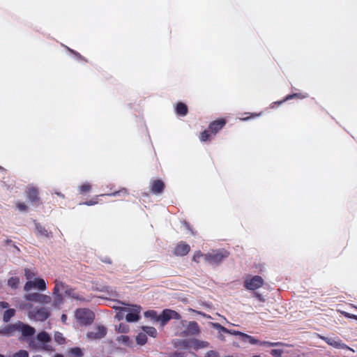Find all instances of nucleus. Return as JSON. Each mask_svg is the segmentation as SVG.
Instances as JSON below:
<instances>
[{
	"label": "nucleus",
	"mask_w": 357,
	"mask_h": 357,
	"mask_svg": "<svg viewBox=\"0 0 357 357\" xmlns=\"http://www.w3.org/2000/svg\"><path fill=\"white\" fill-rule=\"evenodd\" d=\"M256 297H257V299H258L259 301H263V302H264V301H265V300H264V297H263V296H261V294H257V295L256 296Z\"/></svg>",
	"instance_id": "nucleus-46"
},
{
	"label": "nucleus",
	"mask_w": 357,
	"mask_h": 357,
	"mask_svg": "<svg viewBox=\"0 0 357 357\" xmlns=\"http://www.w3.org/2000/svg\"><path fill=\"white\" fill-rule=\"evenodd\" d=\"M50 341V337L45 332L38 334L36 338L30 340L29 346L34 349H46V343Z\"/></svg>",
	"instance_id": "nucleus-4"
},
{
	"label": "nucleus",
	"mask_w": 357,
	"mask_h": 357,
	"mask_svg": "<svg viewBox=\"0 0 357 357\" xmlns=\"http://www.w3.org/2000/svg\"><path fill=\"white\" fill-rule=\"evenodd\" d=\"M353 319H356V320H357V315H354V316L353 317Z\"/></svg>",
	"instance_id": "nucleus-52"
},
{
	"label": "nucleus",
	"mask_w": 357,
	"mask_h": 357,
	"mask_svg": "<svg viewBox=\"0 0 357 357\" xmlns=\"http://www.w3.org/2000/svg\"><path fill=\"white\" fill-rule=\"evenodd\" d=\"M264 284V280L260 275H248L243 282V287L249 291H255L261 288Z\"/></svg>",
	"instance_id": "nucleus-2"
},
{
	"label": "nucleus",
	"mask_w": 357,
	"mask_h": 357,
	"mask_svg": "<svg viewBox=\"0 0 357 357\" xmlns=\"http://www.w3.org/2000/svg\"><path fill=\"white\" fill-rule=\"evenodd\" d=\"M253 357H261L260 356H254Z\"/></svg>",
	"instance_id": "nucleus-57"
},
{
	"label": "nucleus",
	"mask_w": 357,
	"mask_h": 357,
	"mask_svg": "<svg viewBox=\"0 0 357 357\" xmlns=\"http://www.w3.org/2000/svg\"><path fill=\"white\" fill-rule=\"evenodd\" d=\"M342 314H343L346 317L351 318V319H353V317L354 316V314H349V313L346 312H342Z\"/></svg>",
	"instance_id": "nucleus-45"
},
{
	"label": "nucleus",
	"mask_w": 357,
	"mask_h": 357,
	"mask_svg": "<svg viewBox=\"0 0 357 357\" xmlns=\"http://www.w3.org/2000/svg\"><path fill=\"white\" fill-rule=\"evenodd\" d=\"M187 334H195L199 333V327L195 322H190L188 325Z\"/></svg>",
	"instance_id": "nucleus-20"
},
{
	"label": "nucleus",
	"mask_w": 357,
	"mask_h": 357,
	"mask_svg": "<svg viewBox=\"0 0 357 357\" xmlns=\"http://www.w3.org/2000/svg\"><path fill=\"white\" fill-rule=\"evenodd\" d=\"M159 321L162 322V324L164 325L167 321L172 319H179L178 314L171 310H165L162 311L161 314L158 317Z\"/></svg>",
	"instance_id": "nucleus-11"
},
{
	"label": "nucleus",
	"mask_w": 357,
	"mask_h": 357,
	"mask_svg": "<svg viewBox=\"0 0 357 357\" xmlns=\"http://www.w3.org/2000/svg\"><path fill=\"white\" fill-rule=\"evenodd\" d=\"M8 284L10 287L16 288L20 284V279L16 277L11 278L8 280Z\"/></svg>",
	"instance_id": "nucleus-27"
},
{
	"label": "nucleus",
	"mask_w": 357,
	"mask_h": 357,
	"mask_svg": "<svg viewBox=\"0 0 357 357\" xmlns=\"http://www.w3.org/2000/svg\"><path fill=\"white\" fill-rule=\"evenodd\" d=\"M118 193H119V192H115V193H114V195L115 196V195H116Z\"/></svg>",
	"instance_id": "nucleus-56"
},
{
	"label": "nucleus",
	"mask_w": 357,
	"mask_h": 357,
	"mask_svg": "<svg viewBox=\"0 0 357 357\" xmlns=\"http://www.w3.org/2000/svg\"><path fill=\"white\" fill-rule=\"evenodd\" d=\"M229 253L225 250H213L206 254V264H217L227 258Z\"/></svg>",
	"instance_id": "nucleus-5"
},
{
	"label": "nucleus",
	"mask_w": 357,
	"mask_h": 357,
	"mask_svg": "<svg viewBox=\"0 0 357 357\" xmlns=\"http://www.w3.org/2000/svg\"><path fill=\"white\" fill-rule=\"evenodd\" d=\"M117 341L125 345H129L130 343L129 337L126 335H121L118 337Z\"/></svg>",
	"instance_id": "nucleus-29"
},
{
	"label": "nucleus",
	"mask_w": 357,
	"mask_h": 357,
	"mask_svg": "<svg viewBox=\"0 0 357 357\" xmlns=\"http://www.w3.org/2000/svg\"><path fill=\"white\" fill-rule=\"evenodd\" d=\"M24 289L26 291H29L32 289L45 291L46 289V283L43 279L35 278L32 280L27 281L24 284Z\"/></svg>",
	"instance_id": "nucleus-7"
},
{
	"label": "nucleus",
	"mask_w": 357,
	"mask_h": 357,
	"mask_svg": "<svg viewBox=\"0 0 357 357\" xmlns=\"http://www.w3.org/2000/svg\"><path fill=\"white\" fill-rule=\"evenodd\" d=\"M136 341L139 344H144L146 342V335L143 333H139L136 337Z\"/></svg>",
	"instance_id": "nucleus-32"
},
{
	"label": "nucleus",
	"mask_w": 357,
	"mask_h": 357,
	"mask_svg": "<svg viewBox=\"0 0 357 357\" xmlns=\"http://www.w3.org/2000/svg\"><path fill=\"white\" fill-rule=\"evenodd\" d=\"M38 194V192L36 188L33 187H30L28 188L27 195L31 200H35L37 199Z\"/></svg>",
	"instance_id": "nucleus-23"
},
{
	"label": "nucleus",
	"mask_w": 357,
	"mask_h": 357,
	"mask_svg": "<svg viewBox=\"0 0 357 357\" xmlns=\"http://www.w3.org/2000/svg\"><path fill=\"white\" fill-rule=\"evenodd\" d=\"M44 298L43 294H40L38 293H32L24 296V299L26 303H22L20 305V307L25 311H26L29 314H31V305H30V302H36L38 303V300L40 298Z\"/></svg>",
	"instance_id": "nucleus-6"
},
{
	"label": "nucleus",
	"mask_w": 357,
	"mask_h": 357,
	"mask_svg": "<svg viewBox=\"0 0 357 357\" xmlns=\"http://www.w3.org/2000/svg\"><path fill=\"white\" fill-rule=\"evenodd\" d=\"M53 357H63L62 355L60 354H56Z\"/></svg>",
	"instance_id": "nucleus-50"
},
{
	"label": "nucleus",
	"mask_w": 357,
	"mask_h": 357,
	"mask_svg": "<svg viewBox=\"0 0 357 357\" xmlns=\"http://www.w3.org/2000/svg\"><path fill=\"white\" fill-rule=\"evenodd\" d=\"M90 189H91V185L89 183H84V184L82 185L79 188L81 192H83V193L89 191Z\"/></svg>",
	"instance_id": "nucleus-40"
},
{
	"label": "nucleus",
	"mask_w": 357,
	"mask_h": 357,
	"mask_svg": "<svg viewBox=\"0 0 357 357\" xmlns=\"http://www.w3.org/2000/svg\"><path fill=\"white\" fill-rule=\"evenodd\" d=\"M129 330L128 326L125 324H121L117 328V331L120 333H127Z\"/></svg>",
	"instance_id": "nucleus-36"
},
{
	"label": "nucleus",
	"mask_w": 357,
	"mask_h": 357,
	"mask_svg": "<svg viewBox=\"0 0 357 357\" xmlns=\"http://www.w3.org/2000/svg\"><path fill=\"white\" fill-rule=\"evenodd\" d=\"M212 326L213 328H215V329H217L218 331L219 337L221 339H223L222 333H224L225 331H227V329L221 326L219 324H216V323L212 324Z\"/></svg>",
	"instance_id": "nucleus-26"
},
{
	"label": "nucleus",
	"mask_w": 357,
	"mask_h": 357,
	"mask_svg": "<svg viewBox=\"0 0 357 357\" xmlns=\"http://www.w3.org/2000/svg\"><path fill=\"white\" fill-rule=\"evenodd\" d=\"M66 319H67L66 315L63 314V315L61 316V321H62L63 323H65V322H66Z\"/></svg>",
	"instance_id": "nucleus-48"
},
{
	"label": "nucleus",
	"mask_w": 357,
	"mask_h": 357,
	"mask_svg": "<svg viewBox=\"0 0 357 357\" xmlns=\"http://www.w3.org/2000/svg\"><path fill=\"white\" fill-rule=\"evenodd\" d=\"M8 307V303L5 301L0 302V309H6Z\"/></svg>",
	"instance_id": "nucleus-44"
},
{
	"label": "nucleus",
	"mask_w": 357,
	"mask_h": 357,
	"mask_svg": "<svg viewBox=\"0 0 357 357\" xmlns=\"http://www.w3.org/2000/svg\"><path fill=\"white\" fill-rule=\"evenodd\" d=\"M29 315L33 317L36 319L44 320V319H47L48 317L49 313L47 311L42 310V311L38 312L36 315H34L31 312V314H29Z\"/></svg>",
	"instance_id": "nucleus-21"
},
{
	"label": "nucleus",
	"mask_w": 357,
	"mask_h": 357,
	"mask_svg": "<svg viewBox=\"0 0 357 357\" xmlns=\"http://www.w3.org/2000/svg\"><path fill=\"white\" fill-rule=\"evenodd\" d=\"M56 194H57L58 196L63 197V196L61 194H60V193H56Z\"/></svg>",
	"instance_id": "nucleus-51"
},
{
	"label": "nucleus",
	"mask_w": 357,
	"mask_h": 357,
	"mask_svg": "<svg viewBox=\"0 0 357 357\" xmlns=\"http://www.w3.org/2000/svg\"><path fill=\"white\" fill-rule=\"evenodd\" d=\"M70 354L73 357H80L82 356V351L79 349L75 348L70 350Z\"/></svg>",
	"instance_id": "nucleus-38"
},
{
	"label": "nucleus",
	"mask_w": 357,
	"mask_h": 357,
	"mask_svg": "<svg viewBox=\"0 0 357 357\" xmlns=\"http://www.w3.org/2000/svg\"><path fill=\"white\" fill-rule=\"evenodd\" d=\"M54 305L55 307H59L61 303L63 296H70L71 292L68 290L67 286L63 282L56 280L54 289Z\"/></svg>",
	"instance_id": "nucleus-3"
},
{
	"label": "nucleus",
	"mask_w": 357,
	"mask_h": 357,
	"mask_svg": "<svg viewBox=\"0 0 357 357\" xmlns=\"http://www.w3.org/2000/svg\"><path fill=\"white\" fill-rule=\"evenodd\" d=\"M54 340L59 344H63L64 342V337L63 335L60 333H56L54 335Z\"/></svg>",
	"instance_id": "nucleus-33"
},
{
	"label": "nucleus",
	"mask_w": 357,
	"mask_h": 357,
	"mask_svg": "<svg viewBox=\"0 0 357 357\" xmlns=\"http://www.w3.org/2000/svg\"><path fill=\"white\" fill-rule=\"evenodd\" d=\"M225 124V121L223 119H220L213 121L209 126V130L213 135H215L219 130H220Z\"/></svg>",
	"instance_id": "nucleus-12"
},
{
	"label": "nucleus",
	"mask_w": 357,
	"mask_h": 357,
	"mask_svg": "<svg viewBox=\"0 0 357 357\" xmlns=\"http://www.w3.org/2000/svg\"><path fill=\"white\" fill-rule=\"evenodd\" d=\"M106 334V328L102 326H97L88 332L86 337L90 340L103 337Z\"/></svg>",
	"instance_id": "nucleus-9"
},
{
	"label": "nucleus",
	"mask_w": 357,
	"mask_h": 357,
	"mask_svg": "<svg viewBox=\"0 0 357 357\" xmlns=\"http://www.w3.org/2000/svg\"><path fill=\"white\" fill-rule=\"evenodd\" d=\"M208 347V343L204 341H199L197 340H192L189 342L188 347L195 350L199 349L206 348Z\"/></svg>",
	"instance_id": "nucleus-15"
},
{
	"label": "nucleus",
	"mask_w": 357,
	"mask_h": 357,
	"mask_svg": "<svg viewBox=\"0 0 357 357\" xmlns=\"http://www.w3.org/2000/svg\"><path fill=\"white\" fill-rule=\"evenodd\" d=\"M33 357H42L41 356H39V355H36V356H34Z\"/></svg>",
	"instance_id": "nucleus-54"
},
{
	"label": "nucleus",
	"mask_w": 357,
	"mask_h": 357,
	"mask_svg": "<svg viewBox=\"0 0 357 357\" xmlns=\"http://www.w3.org/2000/svg\"><path fill=\"white\" fill-rule=\"evenodd\" d=\"M96 203H97V202H92V201H90V202H86V204H87V205H93V204H96Z\"/></svg>",
	"instance_id": "nucleus-49"
},
{
	"label": "nucleus",
	"mask_w": 357,
	"mask_h": 357,
	"mask_svg": "<svg viewBox=\"0 0 357 357\" xmlns=\"http://www.w3.org/2000/svg\"><path fill=\"white\" fill-rule=\"evenodd\" d=\"M16 331L20 332L24 337H29L34 334L35 329L26 324L18 322L14 324Z\"/></svg>",
	"instance_id": "nucleus-10"
},
{
	"label": "nucleus",
	"mask_w": 357,
	"mask_h": 357,
	"mask_svg": "<svg viewBox=\"0 0 357 357\" xmlns=\"http://www.w3.org/2000/svg\"><path fill=\"white\" fill-rule=\"evenodd\" d=\"M213 135L209 130V128L207 130L203 131L199 136V139L202 142H206L210 140Z\"/></svg>",
	"instance_id": "nucleus-22"
},
{
	"label": "nucleus",
	"mask_w": 357,
	"mask_h": 357,
	"mask_svg": "<svg viewBox=\"0 0 357 357\" xmlns=\"http://www.w3.org/2000/svg\"><path fill=\"white\" fill-rule=\"evenodd\" d=\"M250 119V117H247V118H244V119H243V120H247V119Z\"/></svg>",
	"instance_id": "nucleus-55"
},
{
	"label": "nucleus",
	"mask_w": 357,
	"mask_h": 357,
	"mask_svg": "<svg viewBox=\"0 0 357 357\" xmlns=\"http://www.w3.org/2000/svg\"><path fill=\"white\" fill-rule=\"evenodd\" d=\"M283 353V350L280 349H273L271 354L275 357H280Z\"/></svg>",
	"instance_id": "nucleus-39"
},
{
	"label": "nucleus",
	"mask_w": 357,
	"mask_h": 357,
	"mask_svg": "<svg viewBox=\"0 0 357 357\" xmlns=\"http://www.w3.org/2000/svg\"><path fill=\"white\" fill-rule=\"evenodd\" d=\"M190 251V246L184 243H178L175 249L174 253L177 255L183 256L187 255Z\"/></svg>",
	"instance_id": "nucleus-14"
},
{
	"label": "nucleus",
	"mask_w": 357,
	"mask_h": 357,
	"mask_svg": "<svg viewBox=\"0 0 357 357\" xmlns=\"http://www.w3.org/2000/svg\"><path fill=\"white\" fill-rule=\"evenodd\" d=\"M239 340L244 343H250L251 344H257L259 343V340L255 339L254 337L247 335L245 333H243V335H241V338Z\"/></svg>",
	"instance_id": "nucleus-17"
},
{
	"label": "nucleus",
	"mask_w": 357,
	"mask_h": 357,
	"mask_svg": "<svg viewBox=\"0 0 357 357\" xmlns=\"http://www.w3.org/2000/svg\"><path fill=\"white\" fill-rule=\"evenodd\" d=\"M218 354L217 352H215L214 351H210L206 353V355L205 357H218Z\"/></svg>",
	"instance_id": "nucleus-43"
},
{
	"label": "nucleus",
	"mask_w": 357,
	"mask_h": 357,
	"mask_svg": "<svg viewBox=\"0 0 357 357\" xmlns=\"http://www.w3.org/2000/svg\"><path fill=\"white\" fill-rule=\"evenodd\" d=\"M43 297L44 298H40L38 300V303H47L50 301L51 298L50 296H46V295H43Z\"/></svg>",
	"instance_id": "nucleus-41"
},
{
	"label": "nucleus",
	"mask_w": 357,
	"mask_h": 357,
	"mask_svg": "<svg viewBox=\"0 0 357 357\" xmlns=\"http://www.w3.org/2000/svg\"><path fill=\"white\" fill-rule=\"evenodd\" d=\"M164 188V183L160 180H155L152 182L151 190L154 193H160Z\"/></svg>",
	"instance_id": "nucleus-16"
},
{
	"label": "nucleus",
	"mask_w": 357,
	"mask_h": 357,
	"mask_svg": "<svg viewBox=\"0 0 357 357\" xmlns=\"http://www.w3.org/2000/svg\"><path fill=\"white\" fill-rule=\"evenodd\" d=\"M75 318L80 324L90 323L93 319V313L87 310L81 309L75 312Z\"/></svg>",
	"instance_id": "nucleus-8"
},
{
	"label": "nucleus",
	"mask_w": 357,
	"mask_h": 357,
	"mask_svg": "<svg viewBox=\"0 0 357 357\" xmlns=\"http://www.w3.org/2000/svg\"><path fill=\"white\" fill-rule=\"evenodd\" d=\"M175 109L176 114L181 116H185L188 112L187 106L182 102L177 103L175 106Z\"/></svg>",
	"instance_id": "nucleus-18"
},
{
	"label": "nucleus",
	"mask_w": 357,
	"mask_h": 357,
	"mask_svg": "<svg viewBox=\"0 0 357 357\" xmlns=\"http://www.w3.org/2000/svg\"><path fill=\"white\" fill-rule=\"evenodd\" d=\"M145 316L146 317H150L152 319H155V320L159 321V319H158L159 316H157L156 312L153 310L148 311V312H145Z\"/></svg>",
	"instance_id": "nucleus-35"
},
{
	"label": "nucleus",
	"mask_w": 357,
	"mask_h": 357,
	"mask_svg": "<svg viewBox=\"0 0 357 357\" xmlns=\"http://www.w3.org/2000/svg\"><path fill=\"white\" fill-rule=\"evenodd\" d=\"M224 333H229V334H231V335H236V336L238 337V340H240L241 335H243V333H241L240 331H235V330H228L227 329V331H225Z\"/></svg>",
	"instance_id": "nucleus-37"
},
{
	"label": "nucleus",
	"mask_w": 357,
	"mask_h": 357,
	"mask_svg": "<svg viewBox=\"0 0 357 357\" xmlns=\"http://www.w3.org/2000/svg\"><path fill=\"white\" fill-rule=\"evenodd\" d=\"M329 345L337 348V349H344L347 347L345 344H344L338 338H333V337H321Z\"/></svg>",
	"instance_id": "nucleus-13"
},
{
	"label": "nucleus",
	"mask_w": 357,
	"mask_h": 357,
	"mask_svg": "<svg viewBox=\"0 0 357 357\" xmlns=\"http://www.w3.org/2000/svg\"><path fill=\"white\" fill-rule=\"evenodd\" d=\"M119 311L116 312V317L121 320L126 317V321L128 322L137 321L139 319V314L140 307L139 306H121L116 307Z\"/></svg>",
	"instance_id": "nucleus-1"
},
{
	"label": "nucleus",
	"mask_w": 357,
	"mask_h": 357,
	"mask_svg": "<svg viewBox=\"0 0 357 357\" xmlns=\"http://www.w3.org/2000/svg\"><path fill=\"white\" fill-rule=\"evenodd\" d=\"M206 254L203 255L200 252H195L192 260L196 263H205L206 264Z\"/></svg>",
	"instance_id": "nucleus-19"
},
{
	"label": "nucleus",
	"mask_w": 357,
	"mask_h": 357,
	"mask_svg": "<svg viewBox=\"0 0 357 357\" xmlns=\"http://www.w3.org/2000/svg\"><path fill=\"white\" fill-rule=\"evenodd\" d=\"M13 331H16L14 328V325L11 326L6 327L5 328H2L0 330V335H11L13 334Z\"/></svg>",
	"instance_id": "nucleus-24"
},
{
	"label": "nucleus",
	"mask_w": 357,
	"mask_h": 357,
	"mask_svg": "<svg viewBox=\"0 0 357 357\" xmlns=\"http://www.w3.org/2000/svg\"><path fill=\"white\" fill-rule=\"evenodd\" d=\"M17 208L20 211H24L26 210V206L23 203H17Z\"/></svg>",
	"instance_id": "nucleus-42"
},
{
	"label": "nucleus",
	"mask_w": 357,
	"mask_h": 357,
	"mask_svg": "<svg viewBox=\"0 0 357 357\" xmlns=\"http://www.w3.org/2000/svg\"><path fill=\"white\" fill-rule=\"evenodd\" d=\"M257 344H259L261 346H266V347H274V346L282 345V344L280 342H259V341Z\"/></svg>",
	"instance_id": "nucleus-34"
},
{
	"label": "nucleus",
	"mask_w": 357,
	"mask_h": 357,
	"mask_svg": "<svg viewBox=\"0 0 357 357\" xmlns=\"http://www.w3.org/2000/svg\"><path fill=\"white\" fill-rule=\"evenodd\" d=\"M15 310L13 309H7L3 316V319L4 321H8L14 315Z\"/></svg>",
	"instance_id": "nucleus-25"
},
{
	"label": "nucleus",
	"mask_w": 357,
	"mask_h": 357,
	"mask_svg": "<svg viewBox=\"0 0 357 357\" xmlns=\"http://www.w3.org/2000/svg\"><path fill=\"white\" fill-rule=\"evenodd\" d=\"M2 168L0 167V169H1Z\"/></svg>",
	"instance_id": "nucleus-59"
},
{
	"label": "nucleus",
	"mask_w": 357,
	"mask_h": 357,
	"mask_svg": "<svg viewBox=\"0 0 357 357\" xmlns=\"http://www.w3.org/2000/svg\"><path fill=\"white\" fill-rule=\"evenodd\" d=\"M298 96V94H294V95H292V96H287V97L285 98V100H289V99H291V98H293L294 97H296V96Z\"/></svg>",
	"instance_id": "nucleus-47"
},
{
	"label": "nucleus",
	"mask_w": 357,
	"mask_h": 357,
	"mask_svg": "<svg viewBox=\"0 0 357 357\" xmlns=\"http://www.w3.org/2000/svg\"><path fill=\"white\" fill-rule=\"evenodd\" d=\"M29 354L27 351L21 349L13 354V357H29Z\"/></svg>",
	"instance_id": "nucleus-30"
},
{
	"label": "nucleus",
	"mask_w": 357,
	"mask_h": 357,
	"mask_svg": "<svg viewBox=\"0 0 357 357\" xmlns=\"http://www.w3.org/2000/svg\"><path fill=\"white\" fill-rule=\"evenodd\" d=\"M143 330L146 334L153 337H155L157 335V331L153 327H144Z\"/></svg>",
	"instance_id": "nucleus-28"
},
{
	"label": "nucleus",
	"mask_w": 357,
	"mask_h": 357,
	"mask_svg": "<svg viewBox=\"0 0 357 357\" xmlns=\"http://www.w3.org/2000/svg\"><path fill=\"white\" fill-rule=\"evenodd\" d=\"M300 97H301V98H305V96L302 95V96H300Z\"/></svg>",
	"instance_id": "nucleus-53"
},
{
	"label": "nucleus",
	"mask_w": 357,
	"mask_h": 357,
	"mask_svg": "<svg viewBox=\"0 0 357 357\" xmlns=\"http://www.w3.org/2000/svg\"><path fill=\"white\" fill-rule=\"evenodd\" d=\"M24 275H25V277H26L27 281L32 280L33 279H34L36 278L35 277L36 273L30 269H26Z\"/></svg>",
	"instance_id": "nucleus-31"
},
{
	"label": "nucleus",
	"mask_w": 357,
	"mask_h": 357,
	"mask_svg": "<svg viewBox=\"0 0 357 357\" xmlns=\"http://www.w3.org/2000/svg\"><path fill=\"white\" fill-rule=\"evenodd\" d=\"M0 357H3L1 354H0Z\"/></svg>",
	"instance_id": "nucleus-58"
}]
</instances>
